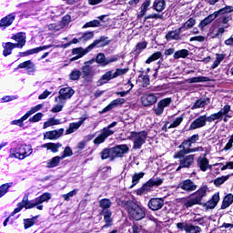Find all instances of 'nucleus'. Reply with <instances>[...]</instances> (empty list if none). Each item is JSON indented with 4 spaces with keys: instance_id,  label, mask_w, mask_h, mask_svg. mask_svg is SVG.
Here are the masks:
<instances>
[{
    "instance_id": "30",
    "label": "nucleus",
    "mask_w": 233,
    "mask_h": 233,
    "mask_svg": "<svg viewBox=\"0 0 233 233\" xmlns=\"http://www.w3.org/2000/svg\"><path fill=\"white\" fill-rule=\"evenodd\" d=\"M3 46H4L3 56L5 57H7V56H10L12 54V51L14 50V48H17L15 44H14L12 42H7V43L4 44Z\"/></svg>"
},
{
    "instance_id": "31",
    "label": "nucleus",
    "mask_w": 233,
    "mask_h": 233,
    "mask_svg": "<svg viewBox=\"0 0 233 233\" xmlns=\"http://www.w3.org/2000/svg\"><path fill=\"white\" fill-rule=\"evenodd\" d=\"M225 28H228V25H222L217 31H212L208 34V37L211 39H216V37H221L225 34Z\"/></svg>"
},
{
    "instance_id": "34",
    "label": "nucleus",
    "mask_w": 233,
    "mask_h": 233,
    "mask_svg": "<svg viewBox=\"0 0 233 233\" xmlns=\"http://www.w3.org/2000/svg\"><path fill=\"white\" fill-rule=\"evenodd\" d=\"M152 187H153L152 184L148 180L139 189H137V194L138 196H143V194H147V192H150V190H152Z\"/></svg>"
},
{
    "instance_id": "61",
    "label": "nucleus",
    "mask_w": 233,
    "mask_h": 233,
    "mask_svg": "<svg viewBox=\"0 0 233 233\" xmlns=\"http://www.w3.org/2000/svg\"><path fill=\"white\" fill-rule=\"evenodd\" d=\"M128 72V68H116V72H114V77H119V76H125Z\"/></svg>"
},
{
    "instance_id": "36",
    "label": "nucleus",
    "mask_w": 233,
    "mask_h": 233,
    "mask_svg": "<svg viewBox=\"0 0 233 233\" xmlns=\"http://www.w3.org/2000/svg\"><path fill=\"white\" fill-rule=\"evenodd\" d=\"M48 48H52V45L42 46L39 47L29 49L27 50V56H34V54H39V52H43V50H48Z\"/></svg>"
},
{
    "instance_id": "17",
    "label": "nucleus",
    "mask_w": 233,
    "mask_h": 233,
    "mask_svg": "<svg viewBox=\"0 0 233 233\" xmlns=\"http://www.w3.org/2000/svg\"><path fill=\"white\" fill-rule=\"evenodd\" d=\"M81 74L85 81H92V77L94 76V70L92 69L91 66L84 64V66L81 67Z\"/></svg>"
},
{
    "instance_id": "29",
    "label": "nucleus",
    "mask_w": 233,
    "mask_h": 233,
    "mask_svg": "<svg viewBox=\"0 0 233 233\" xmlns=\"http://www.w3.org/2000/svg\"><path fill=\"white\" fill-rule=\"evenodd\" d=\"M152 8L156 12H163L167 8V2L165 0H155Z\"/></svg>"
},
{
    "instance_id": "35",
    "label": "nucleus",
    "mask_w": 233,
    "mask_h": 233,
    "mask_svg": "<svg viewBox=\"0 0 233 233\" xmlns=\"http://www.w3.org/2000/svg\"><path fill=\"white\" fill-rule=\"evenodd\" d=\"M18 68H27L28 72L35 71V65L31 60L25 61L18 65Z\"/></svg>"
},
{
    "instance_id": "64",
    "label": "nucleus",
    "mask_w": 233,
    "mask_h": 233,
    "mask_svg": "<svg viewBox=\"0 0 233 233\" xmlns=\"http://www.w3.org/2000/svg\"><path fill=\"white\" fill-rule=\"evenodd\" d=\"M170 103H172V98L170 97L164 98L158 102V104L164 108H167V106H168Z\"/></svg>"
},
{
    "instance_id": "56",
    "label": "nucleus",
    "mask_w": 233,
    "mask_h": 233,
    "mask_svg": "<svg viewBox=\"0 0 233 233\" xmlns=\"http://www.w3.org/2000/svg\"><path fill=\"white\" fill-rule=\"evenodd\" d=\"M94 38V32L89 31L83 34V35L79 38V41H90V39Z\"/></svg>"
},
{
    "instance_id": "22",
    "label": "nucleus",
    "mask_w": 233,
    "mask_h": 233,
    "mask_svg": "<svg viewBox=\"0 0 233 233\" xmlns=\"http://www.w3.org/2000/svg\"><path fill=\"white\" fill-rule=\"evenodd\" d=\"M183 32V27H179L178 29L175 30V31H170L166 35V39L167 41H179V39H181V33Z\"/></svg>"
},
{
    "instance_id": "54",
    "label": "nucleus",
    "mask_w": 233,
    "mask_h": 233,
    "mask_svg": "<svg viewBox=\"0 0 233 233\" xmlns=\"http://www.w3.org/2000/svg\"><path fill=\"white\" fill-rule=\"evenodd\" d=\"M12 185L13 183L11 182V183H5L0 186V198H3V196H5L8 192V188H10Z\"/></svg>"
},
{
    "instance_id": "24",
    "label": "nucleus",
    "mask_w": 233,
    "mask_h": 233,
    "mask_svg": "<svg viewBox=\"0 0 233 233\" xmlns=\"http://www.w3.org/2000/svg\"><path fill=\"white\" fill-rule=\"evenodd\" d=\"M197 141H199L198 134H195V135L191 136L190 137H188L187 139L184 140L178 146V148H185V147H192V145H194V143H196Z\"/></svg>"
},
{
    "instance_id": "39",
    "label": "nucleus",
    "mask_w": 233,
    "mask_h": 233,
    "mask_svg": "<svg viewBox=\"0 0 233 233\" xmlns=\"http://www.w3.org/2000/svg\"><path fill=\"white\" fill-rule=\"evenodd\" d=\"M143 177H145V172L135 173L132 176V185L130 188H134V187H136V185H137V183H139V180L143 179Z\"/></svg>"
},
{
    "instance_id": "49",
    "label": "nucleus",
    "mask_w": 233,
    "mask_h": 233,
    "mask_svg": "<svg viewBox=\"0 0 233 233\" xmlns=\"http://www.w3.org/2000/svg\"><path fill=\"white\" fill-rule=\"evenodd\" d=\"M185 231L187 233H201V228L199 226L186 225Z\"/></svg>"
},
{
    "instance_id": "2",
    "label": "nucleus",
    "mask_w": 233,
    "mask_h": 233,
    "mask_svg": "<svg viewBox=\"0 0 233 233\" xmlns=\"http://www.w3.org/2000/svg\"><path fill=\"white\" fill-rule=\"evenodd\" d=\"M128 146L127 145H118L115 147L103 149L100 153L101 159H110L114 161L116 157H123L125 154H128Z\"/></svg>"
},
{
    "instance_id": "28",
    "label": "nucleus",
    "mask_w": 233,
    "mask_h": 233,
    "mask_svg": "<svg viewBox=\"0 0 233 233\" xmlns=\"http://www.w3.org/2000/svg\"><path fill=\"white\" fill-rule=\"evenodd\" d=\"M63 145L61 143H46L42 145V148H46V150H51L54 154L59 152V148H61Z\"/></svg>"
},
{
    "instance_id": "40",
    "label": "nucleus",
    "mask_w": 233,
    "mask_h": 233,
    "mask_svg": "<svg viewBox=\"0 0 233 233\" xmlns=\"http://www.w3.org/2000/svg\"><path fill=\"white\" fill-rule=\"evenodd\" d=\"M198 165L203 172H207L208 168V160L207 157H199L198 160Z\"/></svg>"
},
{
    "instance_id": "55",
    "label": "nucleus",
    "mask_w": 233,
    "mask_h": 233,
    "mask_svg": "<svg viewBox=\"0 0 233 233\" xmlns=\"http://www.w3.org/2000/svg\"><path fill=\"white\" fill-rule=\"evenodd\" d=\"M101 25V22L99 20H92L90 22L86 23L83 25V28H92L96 26H99Z\"/></svg>"
},
{
    "instance_id": "20",
    "label": "nucleus",
    "mask_w": 233,
    "mask_h": 233,
    "mask_svg": "<svg viewBox=\"0 0 233 233\" xmlns=\"http://www.w3.org/2000/svg\"><path fill=\"white\" fill-rule=\"evenodd\" d=\"M113 134H114V131H105L103 129L101 134L94 139L93 141L94 145H101V143H105V140L107 137H110V136H112Z\"/></svg>"
},
{
    "instance_id": "15",
    "label": "nucleus",
    "mask_w": 233,
    "mask_h": 233,
    "mask_svg": "<svg viewBox=\"0 0 233 233\" xmlns=\"http://www.w3.org/2000/svg\"><path fill=\"white\" fill-rule=\"evenodd\" d=\"M11 39L17 42L16 44H15L16 48H23V46L26 45V34L23 32L15 34L11 37Z\"/></svg>"
},
{
    "instance_id": "6",
    "label": "nucleus",
    "mask_w": 233,
    "mask_h": 233,
    "mask_svg": "<svg viewBox=\"0 0 233 233\" xmlns=\"http://www.w3.org/2000/svg\"><path fill=\"white\" fill-rule=\"evenodd\" d=\"M108 42L105 41V37L101 36L99 39L95 40L90 44L86 49L83 47H76L72 50L73 56H78V57H83L86 56L90 51L94 50L96 46H106Z\"/></svg>"
},
{
    "instance_id": "47",
    "label": "nucleus",
    "mask_w": 233,
    "mask_h": 233,
    "mask_svg": "<svg viewBox=\"0 0 233 233\" xmlns=\"http://www.w3.org/2000/svg\"><path fill=\"white\" fill-rule=\"evenodd\" d=\"M163 57V54L159 51L154 53L151 56H149L147 60L146 63L147 65H150V63H154V61H157V59H161Z\"/></svg>"
},
{
    "instance_id": "58",
    "label": "nucleus",
    "mask_w": 233,
    "mask_h": 233,
    "mask_svg": "<svg viewBox=\"0 0 233 233\" xmlns=\"http://www.w3.org/2000/svg\"><path fill=\"white\" fill-rule=\"evenodd\" d=\"M225 59V56L223 55H217L216 60L213 62V65L211 66V68H218L219 65H221V61Z\"/></svg>"
},
{
    "instance_id": "33",
    "label": "nucleus",
    "mask_w": 233,
    "mask_h": 233,
    "mask_svg": "<svg viewBox=\"0 0 233 233\" xmlns=\"http://www.w3.org/2000/svg\"><path fill=\"white\" fill-rule=\"evenodd\" d=\"M101 214L104 216L105 225L102 228L108 227L109 223H112V211L111 210H102Z\"/></svg>"
},
{
    "instance_id": "9",
    "label": "nucleus",
    "mask_w": 233,
    "mask_h": 233,
    "mask_svg": "<svg viewBox=\"0 0 233 233\" xmlns=\"http://www.w3.org/2000/svg\"><path fill=\"white\" fill-rule=\"evenodd\" d=\"M127 212L130 218L136 221H141V219L147 216L145 208L139 207V205L136 204V202L131 204V207L128 208Z\"/></svg>"
},
{
    "instance_id": "5",
    "label": "nucleus",
    "mask_w": 233,
    "mask_h": 233,
    "mask_svg": "<svg viewBox=\"0 0 233 233\" xmlns=\"http://www.w3.org/2000/svg\"><path fill=\"white\" fill-rule=\"evenodd\" d=\"M32 152L33 150L30 146L21 145L15 142L13 143V147L10 149L12 157H15L16 159H25V157H28Z\"/></svg>"
},
{
    "instance_id": "44",
    "label": "nucleus",
    "mask_w": 233,
    "mask_h": 233,
    "mask_svg": "<svg viewBox=\"0 0 233 233\" xmlns=\"http://www.w3.org/2000/svg\"><path fill=\"white\" fill-rule=\"evenodd\" d=\"M182 150H184V152H182V154H192L194 152H203V147H178Z\"/></svg>"
},
{
    "instance_id": "27",
    "label": "nucleus",
    "mask_w": 233,
    "mask_h": 233,
    "mask_svg": "<svg viewBox=\"0 0 233 233\" xmlns=\"http://www.w3.org/2000/svg\"><path fill=\"white\" fill-rule=\"evenodd\" d=\"M65 159V157L56 156L52 159L47 160L46 162V168H56V167L59 166L61 160Z\"/></svg>"
},
{
    "instance_id": "41",
    "label": "nucleus",
    "mask_w": 233,
    "mask_h": 233,
    "mask_svg": "<svg viewBox=\"0 0 233 233\" xmlns=\"http://www.w3.org/2000/svg\"><path fill=\"white\" fill-rule=\"evenodd\" d=\"M218 203H219V193H215L207 205L208 208H216Z\"/></svg>"
},
{
    "instance_id": "14",
    "label": "nucleus",
    "mask_w": 233,
    "mask_h": 233,
    "mask_svg": "<svg viewBox=\"0 0 233 233\" xmlns=\"http://www.w3.org/2000/svg\"><path fill=\"white\" fill-rule=\"evenodd\" d=\"M165 205V200L163 198H151L148 203L147 207L150 210L156 211V210H161Z\"/></svg>"
},
{
    "instance_id": "53",
    "label": "nucleus",
    "mask_w": 233,
    "mask_h": 233,
    "mask_svg": "<svg viewBox=\"0 0 233 233\" xmlns=\"http://www.w3.org/2000/svg\"><path fill=\"white\" fill-rule=\"evenodd\" d=\"M147 45L148 43H147L146 41L138 43L135 48L136 56H139V54H141V52H143V50L147 48Z\"/></svg>"
},
{
    "instance_id": "10",
    "label": "nucleus",
    "mask_w": 233,
    "mask_h": 233,
    "mask_svg": "<svg viewBox=\"0 0 233 233\" xmlns=\"http://www.w3.org/2000/svg\"><path fill=\"white\" fill-rule=\"evenodd\" d=\"M230 110L231 107L229 105H226L221 108L218 112L211 114L209 116H208V122L212 123L213 121H223L224 116L226 117H230Z\"/></svg>"
},
{
    "instance_id": "18",
    "label": "nucleus",
    "mask_w": 233,
    "mask_h": 233,
    "mask_svg": "<svg viewBox=\"0 0 233 233\" xmlns=\"http://www.w3.org/2000/svg\"><path fill=\"white\" fill-rule=\"evenodd\" d=\"M85 121H86V118L82 117L78 122L70 123L69 127L66 130V136L74 134V132H76V130H79V128H81V125H83Z\"/></svg>"
},
{
    "instance_id": "42",
    "label": "nucleus",
    "mask_w": 233,
    "mask_h": 233,
    "mask_svg": "<svg viewBox=\"0 0 233 233\" xmlns=\"http://www.w3.org/2000/svg\"><path fill=\"white\" fill-rule=\"evenodd\" d=\"M210 81V78L207 76H195L192 78H189L187 80V83L192 84V83H207Z\"/></svg>"
},
{
    "instance_id": "11",
    "label": "nucleus",
    "mask_w": 233,
    "mask_h": 233,
    "mask_svg": "<svg viewBox=\"0 0 233 233\" xmlns=\"http://www.w3.org/2000/svg\"><path fill=\"white\" fill-rule=\"evenodd\" d=\"M142 106H152L157 103V96L154 93H145L141 98Z\"/></svg>"
},
{
    "instance_id": "57",
    "label": "nucleus",
    "mask_w": 233,
    "mask_h": 233,
    "mask_svg": "<svg viewBox=\"0 0 233 233\" xmlns=\"http://www.w3.org/2000/svg\"><path fill=\"white\" fill-rule=\"evenodd\" d=\"M229 177H230V176H228V175L218 177L217 179H215L214 185H216V187H219L220 185H223V183H225V181L228 180Z\"/></svg>"
},
{
    "instance_id": "45",
    "label": "nucleus",
    "mask_w": 233,
    "mask_h": 233,
    "mask_svg": "<svg viewBox=\"0 0 233 233\" xmlns=\"http://www.w3.org/2000/svg\"><path fill=\"white\" fill-rule=\"evenodd\" d=\"M99 207L102 210H108L112 207V201L108 198H103L99 201Z\"/></svg>"
},
{
    "instance_id": "25",
    "label": "nucleus",
    "mask_w": 233,
    "mask_h": 233,
    "mask_svg": "<svg viewBox=\"0 0 233 233\" xmlns=\"http://www.w3.org/2000/svg\"><path fill=\"white\" fill-rule=\"evenodd\" d=\"M111 79H116V76H114V72L113 71H107L97 81V86H103V85H106V83H108V81H110Z\"/></svg>"
},
{
    "instance_id": "60",
    "label": "nucleus",
    "mask_w": 233,
    "mask_h": 233,
    "mask_svg": "<svg viewBox=\"0 0 233 233\" xmlns=\"http://www.w3.org/2000/svg\"><path fill=\"white\" fill-rule=\"evenodd\" d=\"M78 191L79 190L77 189H74L67 194L62 195V198L65 199V201H70V198H74V196H76Z\"/></svg>"
},
{
    "instance_id": "37",
    "label": "nucleus",
    "mask_w": 233,
    "mask_h": 233,
    "mask_svg": "<svg viewBox=\"0 0 233 233\" xmlns=\"http://www.w3.org/2000/svg\"><path fill=\"white\" fill-rule=\"evenodd\" d=\"M233 203V195L232 194H228L222 202L221 208L222 210H225V208H228Z\"/></svg>"
},
{
    "instance_id": "3",
    "label": "nucleus",
    "mask_w": 233,
    "mask_h": 233,
    "mask_svg": "<svg viewBox=\"0 0 233 233\" xmlns=\"http://www.w3.org/2000/svg\"><path fill=\"white\" fill-rule=\"evenodd\" d=\"M50 199H52V195L50 193H44L43 195L37 197L33 200H28V197L25 196L23 198L22 205L26 210L34 208L35 207L37 210H43V203H45L46 201H50Z\"/></svg>"
},
{
    "instance_id": "51",
    "label": "nucleus",
    "mask_w": 233,
    "mask_h": 233,
    "mask_svg": "<svg viewBox=\"0 0 233 233\" xmlns=\"http://www.w3.org/2000/svg\"><path fill=\"white\" fill-rule=\"evenodd\" d=\"M181 57L183 59H185V57H188V50L181 49V50L175 52L174 59H181Z\"/></svg>"
},
{
    "instance_id": "13",
    "label": "nucleus",
    "mask_w": 233,
    "mask_h": 233,
    "mask_svg": "<svg viewBox=\"0 0 233 233\" xmlns=\"http://www.w3.org/2000/svg\"><path fill=\"white\" fill-rule=\"evenodd\" d=\"M207 121H208V117L207 116H200L190 124L189 130L203 128V127L207 125Z\"/></svg>"
},
{
    "instance_id": "62",
    "label": "nucleus",
    "mask_w": 233,
    "mask_h": 233,
    "mask_svg": "<svg viewBox=\"0 0 233 233\" xmlns=\"http://www.w3.org/2000/svg\"><path fill=\"white\" fill-rule=\"evenodd\" d=\"M43 119V113H36L34 116L29 118V123H37Z\"/></svg>"
},
{
    "instance_id": "8",
    "label": "nucleus",
    "mask_w": 233,
    "mask_h": 233,
    "mask_svg": "<svg viewBox=\"0 0 233 233\" xmlns=\"http://www.w3.org/2000/svg\"><path fill=\"white\" fill-rule=\"evenodd\" d=\"M230 12H233V6L232 5H227L226 7L216 11L215 13L209 15L208 17H206L204 20H202L199 25H198V28H205V26H208V25L211 24L212 21H214V19H216L218 17V15H223V14H230Z\"/></svg>"
},
{
    "instance_id": "63",
    "label": "nucleus",
    "mask_w": 233,
    "mask_h": 233,
    "mask_svg": "<svg viewBox=\"0 0 233 233\" xmlns=\"http://www.w3.org/2000/svg\"><path fill=\"white\" fill-rule=\"evenodd\" d=\"M139 77L142 81V85L144 87L150 85V78L148 77V75H141Z\"/></svg>"
},
{
    "instance_id": "59",
    "label": "nucleus",
    "mask_w": 233,
    "mask_h": 233,
    "mask_svg": "<svg viewBox=\"0 0 233 233\" xmlns=\"http://www.w3.org/2000/svg\"><path fill=\"white\" fill-rule=\"evenodd\" d=\"M148 181L151 184V187H159V185H163V179L160 177H152Z\"/></svg>"
},
{
    "instance_id": "21",
    "label": "nucleus",
    "mask_w": 233,
    "mask_h": 233,
    "mask_svg": "<svg viewBox=\"0 0 233 233\" xmlns=\"http://www.w3.org/2000/svg\"><path fill=\"white\" fill-rule=\"evenodd\" d=\"M124 104H125V98H116L111 101V103H109V105H107L102 110V114H105V112H110V110H114V108H116V106H119V105H124Z\"/></svg>"
},
{
    "instance_id": "26",
    "label": "nucleus",
    "mask_w": 233,
    "mask_h": 233,
    "mask_svg": "<svg viewBox=\"0 0 233 233\" xmlns=\"http://www.w3.org/2000/svg\"><path fill=\"white\" fill-rule=\"evenodd\" d=\"M74 94H76V91L72 87H64L59 90V96L66 100L70 99Z\"/></svg>"
},
{
    "instance_id": "52",
    "label": "nucleus",
    "mask_w": 233,
    "mask_h": 233,
    "mask_svg": "<svg viewBox=\"0 0 233 233\" xmlns=\"http://www.w3.org/2000/svg\"><path fill=\"white\" fill-rule=\"evenodd\" d=\"M37 216L33 217L31 218L24 219V227L25 228H30V227H34L35 225V221L37 220Z\"/></svg>"
},
{
    "instance_id": "1",
    "label": "nucleus",
    "mask_w": 233,
    "mask_h": 233,
    "mask_svg": "<svg viewBox=\"0 0 233 233\" xmlns=\"http://www.w3.org/2000/svg\"><path fill=\"white\" fill-rule=\"evenodd\" d=\"M208 192H210L208 186L202 184L195 193L184 201V207H186V208H191L194 205H201L203 198H207Z\"/></svg>"
},
{
    "instance_id": "4",
    "label": "nucleus",
    "mask_w": 233,
    "mask_h": 233,
    "mask_svg": "<svg viewBox=\"0 0 233 233\" xmlns=\"http://www.w3.org/2000/svg\"><path fill=\"white\" fill-rule=\"evenodd\" d=\"M184 150L180 149L174 155V159H179V166L177 168V172H179L181 168H192L194 166V159L196 155H187L188 153H183Z\"/></svg>"
},
{
    "instance_id": "46",
    "label": "nucleus",
    "mask_w": 233,
    "mask_h": 233,
    "mask_svg": "<svg viewBox=\"0 0 233 233\" xmlns=\"http://www.w3.org/2000/svg\"><path fill=\"white\" fill-rule=\"evenodd\" d=\"M95 61L97 65H100V66H106V56H105L103 53H99L95 58Z\"/></svg>"
},
{
    "instance_id": "38",
    "label": "nucleus",
    "mask_w": 233,
    "mask_h": 233,
    "mask_svg": "<svg viewBox=\"0 0 233 233\" xmlns=\"http://www.w3.org/2000/svg\"><path fill=\"white\" fill-rule=\"evenodd\" d=\"M196 26V18H189L186 23L183 24L180 28H182V31L185 32V30H190V28H194Z\"/></svg>"
},
{
    "instance_id": "7",
    "label": "nucleus",
    "mask_w": 233,
    "mask_h": 233,
    "mask_svg": "<svg viewBox=\"0 0 233 233\" xmlns=\"http://www.w3.org/2000/svg\"><path fill=\"white\" fill-rule=\"evenodd\" d=\"M147 137L148 132L146 130L140 132L132 131L129 136V139L133 141V148L135 150H139L147 143Z\"/></svg>"
},
{
    "instance_id": "16",
    "label": "nucleus",
    "mask_w": 233,
    "mask_h": 233,
    "mask_svg": "<svg viewBox=\"0 0 233 233\" xmlns=\"http://www.w3.org/2000/svg\"><path fill=\"white\" fill-rule=\"evenodd\" d=\"M14 21H15V13H11L0 20V28L5 30L6 27L10 26Z\"/></svg>"
},
{
    "instance_id": "12",
    "label": "nucleus",
    "mask_w": 233,
    "mask_h": 233,
    "mask_svg": "<svg viewBox=\"0 0 233 233\" xmlns=\"http://www.w3.org/2000/svg\"><path fill=\"white\" fill-rule=\"evenodd\" d=\"M178 188L185 190V192H194V190H198V185L191 179H186L178 184Z\"/></svg>"
},
{
    "instance_id": "48",
    "label": "nucleus",
    "mask_w": 233,
    "mask_h": 233,
    "mask_svg": "<svg viewBox=\"0 0 233 233\" xmlns=\"http://www.w3.org/2000/svg\"><path fill=\"white\" fill-rule=\"evenodd\" d=\"M56 125H61V120L51 117L44 123L43 128H48V127H54Z\"/></svg>"
},
{
    "instance_id": "19",
    "label": "nucleus",
    "mask_w": 233,
    "mask_h": 233,
    "mask_svg": "<svg viewBox=\"0 0 233 233\" xmlns=\"http://www.w3.org/2000/svg\"><path fill=\"white\" fill-rule=\"evenodd\" d=\"M65 128H60L58 130L48 131L44 135L45 139H59L63 136Z\"/></svg>"
},
{
    "instance_id": "43",
    "label": "nucleus",
    "mask_w": 233,
    "mask_h": 233,
    "mask_svg": "<svg viewBox=\"0 0 233 233\" xmlns=\"http://www.w3.org/2000/svg\"><path fill=\"white\" fill-rule=\"evenodd\" d=\"M207 101H208V99L200 98L197 100L192 106L191 110H196V108H203L204 106H207V105H208Z\"/></svg>"
},
{
    "instance_id": "32",
    "label": "nucleus",
    "mask_w": 233,
    "mask_h": 233,
    "mask_svg": "<svg viewBox=\"0 0 233 233\" xmlns=\"http://www.w3.org/2000/svg\"><path fill=\"white\" fill-rule=\"evenodd\" d=\"M151 3L152 2L150 0H146L142 4V5L140 7V12H139V14L137 15L138 19H141V17H144V15L147 14V12H148V8H149Z\"/></svg>"
},
{
    "instance_id": "50",
    "label": "nucleus",
    "mask_w": 233,
    "mask_h": 233,
    "mask_svg": "<svg viewBox=\"0 0 233 233\" xmlns=\"http://www.w3.org/2000/svg\"><path fill=\"white\" fill-rule=\"evenodd\" d=\"M81 77V71L79 69H74L69 74V79L71 81H79Z\"/></svg>"
},
{
    "instance_id": "23",
    "label": "nucleus",
    "mask_w": 233,
    "mask_h": 233,
    "mask_svg": "<svg viewBox=\"0 0 233 233\" xmlns=\"http://www.w3.org/2000/svg\"><path fill=\"white\" fill-rule=\"evenodd\" d=\"M116 203L118 207H122L123 208H127V210H128L132 207V203L135 202L130 200L127 196H122L120 198L116 199Z\"/></svg>"
}]
</instances>
